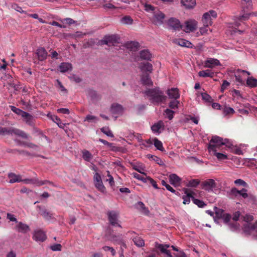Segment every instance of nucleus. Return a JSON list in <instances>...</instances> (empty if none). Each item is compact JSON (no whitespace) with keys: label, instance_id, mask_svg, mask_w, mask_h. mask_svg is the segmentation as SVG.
I'll list each match as a JSON object with an SVG mask.
<instances>
[{"label":"nucleus","instance_id":"obj_1","mask_svg":"<svg viewBox=\"0 0 257 257\" xmlns=\"http://www.w3.org/2000/svg\"><path fill=\"white\" fill-rule=\"evenodd\" d=\"M145 93L149 97L151 102L154 104L164 103L167 99V96L159 87L147 89Z\"/></svg>","mask_w":257,"mask_h":257},{"label":"nucleus","instance_id":"obj_2","mask_svg":"<svg viewBox=\"0 0 257 257\" xmlns=\"http://www.w3.org/2000/svg\"><path fill=\"white\" fill-rule=\"evenodd\" d=\"M15 135L16 136L21 137L24 139H28L29 135L25 132L14 127H0V135Z\"/></svg>","mask_w":257,"mask_h":257},{"label":"nucleus","instance_id":"obj_3","mask_svg":"<svg viewBox=\"0 0 257 257\" xmlns=\"http://www.w3.org/2000/svg\"><path fill=\"white\" fill-rule=\"evenodd\" d=\"M226 140L224 141L222 138L218 136L212 137L208 145L209 151L216 152L222 146L226 145Z\"/></svg>","mask_w":257,"mask_h":257},{"label":"nucleus","instance_id":"obj_4","mask_svg":"<svg viewBox=\"0 0 257 257\" xmlns=\"http://www.w3.org/2000/svg\"><path fill=\"white\" fill-rule=\"evenodd\" d=\"M217 17V13L215 11L210 10L203 15L202 21L203 26L205 27H207L212 24V18H215Z\"/></svg>","mask_w":257,"mask_h":257},{"label":"nucleus","instance_id":"obj_5","mask_svg":"<svg viewBox=\"0 0 257 257\" xmlns=\"http://www.w3.org/2000/svg\"><path fill=\"white\" fill-rule=\"evenodd\" d=\"M118 37L115 35L105 36L104 38L101 40V43L110 46L111 45H114L115 44L118 43Z\"/></svg>","mask_w":257,"mask_h":257},{"label":"nucleus","instance_id":"obj_6","mask_svg":"<svg viewBox=\"0 0 257 257\" xmlns=\"http://www.w3.org/2000/svg\"><path fill=\"white\" fill-rule=\"evenodd\" d=\"M216 186V183L212 179H207L203 181L201 184V188L208 192L212 191L213 189L215 188Z\"/></svg>","mask_w":257,"mask_h":257},{"label":"nucleus","instance_id":"obj_7","mask_svg":"<svg viewBox=\"0 0 257 257\" xmlns=\"http://www.w3.org/2000/svg\"><path fill=\"white\" fill-rule=\"evenodd\" d=\"M108 218L110 223L113 226H117L121 227L118 223V213L115 211H109L107 212Z\"/></svg>","mask_w":257,"mask_h":257},{"label":"nucleus","instance_id":"obj_8","mask_svg":"<svg viewBox=\"0 0 257 257\" xmlns=\"http://www.w3.org/2000/svg\"><path fill=\"white\" fill-rule=\"evenodd\" d=\"M127 234L131 236L135 244L137 246L142 247L145 245L144 240L141 237L137 235L135 232L128 231Z\"/></svg>","mask_w":257,"mask_h":257},{"label":"nucleus","instance_id":"obj_9","mask_svg":"<svg viewBox=\"0 0 257 257\" xmlns=\"http://www.w3.org/2000/svg\"><path fill=\"white\" fill-rule=\"evenodd\" d=\"M197 22L195 20H189L185 23V26L183 30L186 33H189L194 31L197 27Z\"/></svg>","mask_w":257,"mask_h":257},{"label":"nucleus","instance_id":"obj_10","mask_svg":"<svg viewBox=\"0 0 257 257\" xmlns=\"http://www.w3.org/2000/svg\"><path fill=\"white\" fill-rule=\"evenodd\" d=\"M110 110L113 115H121L123 112V108L119 104L114 103L111 105Z\"/></svg>","mask_w":257,"mask_h":257},{"label":"nucleus","instance_id":"obj_11","mask_svg":"<svg viewBox=\"0 0 257 257\" xmlns=\"http://www.w3.org/2000/svg\"><path fill=\"white\" fill-rule=\"evenodd\" d=\"M249 16H257V12H253L252 13H246L244 14L241 16H239L238 17H236V19L234 21V25L236 27H238L240 25V22H242L243 21L247 20Z\"/></svg>","mask_w":257,"mask_h":257},{"label":"nucleus","instance_id":"obj_12","mask_svg":"<svg viewBox=\"0 0 257 257\" xmlns=\"http://www.w3.org/2000/svg\"><path fill=\"white\" fill-rule=\"evenodd\" d=\"M15 229L18 232L26 233L30 230L29 225L22 222H18L15 226Z\"/></svg>","mask_w":257,"mask_h":257},{"label":"nucleus","instance_id":"obj_13","mask_svg":"<svg viewBox=\"0 0 257 257\" xmlns=\"http://www.w3.org/2000/svg\"><path fill=\"white\" fill-rule=\"evenodd\" d=\"M33 238L37 241L43 242L46 240V235L42 230H37L34 231Z\"/></svg>","mask_w":257,"mask_h":257},{"label":"nucleus","instance_id":"obj_14","mask_svg":"<svg viewBox=\"0 0 257 257\" xmlns=\"http://www.w3.org/2000/svg\"><path fill=\"white\" fill-rule=\"evenodd\" d=\"M219 61L217 59L208 58L204 62V67L212 68L216 66L220 65Z\"/></svg>","mask_w":257,"mask_h":257},{"label":"nucleus","instance_id":"obj_15","mask_svg":"<svg viewBox=\"0 0 257 257\" xmlns=\"http://www.w3.org/2000/svg\"><path fill=\"white\" fill-rule=\"evenodd\" d=\"M141 82L144 85L151 86L153 83L151 79L149 74L148 73H143L141 75Z\"/></svg>","mask_w":257,"mask_h":257},{"label":"nucleus","instance_id":"obj_16","mask_svg":"<svg viewBox=\"0 0 257 257\" xmlns=\"http://www.w3.org/2000/svg\"><path fill=\"white\" fill-rule=\"evenodd\" d=\"M168 24L174 30H180V29L182 28L179 21L174 18H171L168 20Z\"/></svg>","mask_w":257,"mask_h":257},{"label":"nucleus","instance_id":"obj_17","mask_svg":"<svg viewBox=\"0 0 257 257\" xmlns=\"http://www.w3.org/2000/svg\"><path fill=\"white\" fill-rule=\"evenodd\" d=\"M167 94L170 98L177 99L180 97L179 90L175 88L168 89L167 91Z\"/></svg>","mask_w":257,"mask_h":257},{"label":"nucleus","instance_id":"obj_18","mask_svg":"<svg viewBox=\"0 0 257 257\" xmlns=\"http://www.w3.org/2000/svg\"><path fill=\"white\" fill-rule=\"evenodd\" d=\"M140 68L143 73L149 72L151 73L153 71V65L149 62L141 63L140 65Z\"/></svg>","mask_w":257,"mask_h":257},{"label":"nucleus","instance_id":"obj_19","mask_svg":"<svg viewBox=\"0 0 257 257\" xmlns=\"http://www.w3.org/2000/svg\"><path fill=\"white\" fill-rule=\"evenodd\" d=\"M36 54L40 61H43L47 58V52L44 48H39L37 50Z\"/></svg>","mask_w":257,"mask_h":257},{"label":"nucleus","instance_id":"obj_20","mask_svg":"<svg viewBox=\"0 0 257 257\" xmlns=\"http://www.w3.org/2000/svg\"><path fill=\"white\" fill-rule=\"evenodd\" d=\"M248 103L245 105L241 104V103H236L235 108L237 109V111L242 114L247 115L248 114V110L246 109L247 105H248Z\"/></svg>","mask_w":257,"mask_h":257},{"label":"nucleus","instance_id":"obj_21","mask_svg":"<svg viewBox=\"0 0 257 257\" xmlns=\"http://www.w3.org/2000/svg\"><path fill=\"white\" fill-rule=\"evenodd\" d=\"M181 4L186 9H191L193 8L196 5L195 0H181Z\"/></svg>","mask_w":257,"mask_h":257},{"label":"nucleus","instance_id":"obj_22","mask_svg":"<svg viewBox=\"0 0 257 257\" xmlns=\"http://www.w3.org/2000/svg\"><path fill=\"white\" fill-rule=\"evenodd\" d=\"M8 177L10 179L9 182L11 183L20 182L22 181V179L20 175H17L13 173H9Z\"/></svg>","mask_w":257,"mask_h":257},{"label":"nucleus","instance_id":"obj_23","mask_svg":"<svg viewBox=\"0 0 257 257\" xmlns=\"http://www.w3.org/2000/svg\"><path fill=\"white\" fill-rule=\"evenodd\" d=\"M140 56L142 59L151 61L152 54L148 50H143L140 52Z\"/></svg>","mask_w":257,"mask_h":257},{"label":"nucleus","instance_id":"obj_24","mask_svg":"<svg viewBox=\"0 0 257 257\" xmlns=\"http://www.w3.org/2000/svg\"><path fill=\"white\" fill-rule=\"evenodd\" d=\"M164 123L163 121L160 120L157 123H155L151 127L152 131L154 133H160L159 131L160 129H164Z\"/></svg>","mask_w":257,"mask_h":257},{"label":"nucleus","instance_id":"obj_25","mask_svg":"<svg viewBox=\"0 0 257 257\" xmlns=\"http://www.w3.org/2000/svg\"><path fill=\"white\" fill-rule=\"evenodd\" d=\"M198 75L202 77H209L212 78L215 76L214 73L210 69L202 70L198 72Z\"/></svg>","mask_w":257,"mask_h":257},{"label":"nucleus","instance_id":"obj_26","mask_svg":"<svg viewBox=\"0 0 257 257\" xmlns=\"http://www.w3.org/2000/svg\"><path fill=\"white\" fill-rule=\"evenodd\" d=\"M169 178L170 183L173 185H178L180 183V178L175 174H171Z\"/></svg>","mask_w":257,"mask_h":257},{"label":"nucleus","instance_id":"obj_27","mask_svg":"<svg viewBox=\"0 0 257 257\" xmlns=\"http://www.w3.org/2000/svg\"><path fill=\"white\" fill-rule=\"evenodd\" d=\"M155 23L156 25L162 24L165 18V15L161 12H158L154 14Z\"/></svg>","mask_w":257,"mask_h":257},{"label":"nucleus","instance_id":"obj_28","mask_svg":"<svg viewBox=\"0 0 257 257\" xmlns=\"http://www.w3.org/2000/svg\"><path fill=\"white\" fill-rule=\"evenodd\" d=\"M169 246V245L168 244H159L158 246V248L162 253L166 254L167 257H172L170 251L167 249Z\"/></svg>","mask_w":257,"mask_h":257},{"label":"nucleus","instance_id":"obj_29","mask_svg":"<svg viewBox=\"0 0 257 257\" xmlns=\"http://www.w3.org/2000/svg\"><path fill=\"white\" fill-rule=\"evenodd\" d=\"M59 68L61 72L64 73L71 70L72 66L71 63L63 62L60 64Z\"/></svg>","mask_w":257,"mask_h":257},{"label":"nucleus","instance_id":"obj_30","mask_svg":"<svg viewBox=\"0 0 257 257\" xmlns=\"http://www.w3.org/2000/svg\"><path fill=\"white\" fill-rule=\"evenodd\" d=\"M177 43L180 46L187 48H192V44L186 40L183 39H179L177 41Z\"/></svg>","mask_w":257,"mask_h":257},{"label":"nucleus","instance_id":"obj_31","mask_svg":"<svg viewBox=\"0 0 257 257\" xmlns=\"http://www.w3.org/2000/svg\"><path fill=\"white\" fill-rule=\"evenodd\" d=\"M185 193L186 194V196L183 197V203L184 204H188L190 202V198H192V200L194 196L192 195V192H189L187 189L185 190Z\"/></svg>","mask_w":257,"mask_h":257},{"label":"nucleus","instance_id":"obj_32","mask_svg":"<svg viewBox=\"0 0 257 257\" xmlns=\"http://www.w3.org/2000/svg\"><path fill=\"white\" fill-rule=\"evenodd\" d=\"M246 84L250 87H255L257 86V79L252 77H248L246 80Z\"/></svg>","mask_w":257,"mask_h":257},{"label":"nucleus","instance_id":"obj_33","mask_svg":"<svg viewBox=\"0 0 257 257\" xmlns=\"http://www.w3.org/2000/svg\"><path fill=\"white\" fill-rule=\"evenodd\" d=\"M82 158L85 161L90 162L92 159V155L89 151L84 150L82 152Z\"/></svg>","mask_w":257,"mask_h":257},{"label":"nucleus","instance_id":"obj_34","mask_svg":"<svg viewBox=\"0 0 257 257\" xmlns=\"http://www.w3.org/2000/svg\"><path fill=\"white\" fill-rule=\"evenodd\" d=\"M24 114V115L23 116V117H24L25 119V121H26V123L30 125H32L33 124V116L27 112H26Z\"/></svg>","mask_w":257,"mask_h":257},{"label":"nucleus","instance_id":"obj_35","mask_svg":"<svg viewBox=\"0 0 257 257\" xmlns=\"http://www.w3.org/2000/svg\"><path fill=\"white\" fill-rule=\"evenodd\" d=\"M214 211L215 213V216L214 218L216 219H220L223 216L224 214V211L222 209L218 208L217 207L214 208Z\"/></svg>","mask_w":257,"mask_h":257},{"label":"nucleus","instance_id":"obj_36","mask_svg":"<svg viewBox=\"0 0 257 257\" xmlns=\"http://www.w3.org/2000/svg\"><path fill=\"white\" fill-rule=\"evenodd\" d=\"M154 145L155 147L159 150L163 152L165 149L163 146V144L157 138H155L154 140Z\"/></svg>","mask_w":257,"mask_h":257},{"label":"nucleus","instance_id":"obj_37","mask_svg":"<svg viewBox=\"0 0 257 257\" xmlns=\"http://www.w3.org/2000/svg\"><path fill=\"white\" fill-rule=\"evenodd\" d=\"M137 207L142 211H143L145 214H148L149 213V210L146 207L145 204L142 202H138L137 204Z\"/></svg>","mask_w":257,"mask_h":257},{"label":"nucleus","instance_id":"obj_38","mask_svg":"<svg viewBox=\"0 0 257 257\" xmlns=\"http://www.w3.org/2000/svg\"><path fill=\"white\" fill-rule=\"evenodd\" d=\"M11 109L12 111L15 112L18 115H21L22 117L24 115V113L26 112L20 109V108H18L14 106L11 105L10 106Z\"/></svg>","mask_w":257,"mask_h":257},{"label":"nucleus","instance_id":"obj_39","mask_svg":"<svg viewBox=\"0 0 257 257\" xmlns=\"http://www.w3.org/2000/svg\"><path fill=\"white\" fill-rule=\"evenodd\" d=\"M199 183L200 181L198 179H192L188 182L187 186L188 187H196Z\"/></svg>","mask_w":257,"mask_h":257},{"label":"nucleus","instance_id":"obj_40","mask_svg":"<svg viewBox=\"0 0 257 257\" xmlns=\"http://www.w3.org/2000/svg\"><path fill=\"white\" fill-rule=\"evenodd\" d=\"M22 182H24V183L27 184H36L38 186V179L37 178L22 179Z\"/></svg>","mask_w":257,"mask_h":257},{"label":"nucleus","instance_id":"obj_41","mask_svg":"<svg viewBox=\"0 0 257 257\" xmlns=\"http://www.w3.org/2000/svg\"><path fill=\"white\" fill-rule=\"evenodd\" d=\"M149 158L151 159L160 166H162L164 165L163 161L160 158L156 156L149 155Z\"/></svg>","mask_w":257,"mask_h":257},{"label":"nucleus","instance_id":"obj_42","mask_svg":"<svg viewBox=\"0 0 257 257\" xmlns=\"http://www.w3.org/2000/svg\"><path fill=\"white\" fill-rule=\"evenodd\" d=\"M133 20L130 16H124L121 19V22L123 24H132Z\"/></svg>","mask_w":257,"mask_h":257},{"label":"nucleus","instance_id":"obj_43","mask_svg":"<svg viewBox=\"0 0 257 257\" xmlns=\"http://www.w3.org/2000/svg\"><path fill=\"white\" fill-rule=\"evenodd\" d=\"M234 110L230 107L225 106L223 109V114L225 115H229V114H233L234 113Z\"/></svg>","mask_w":257,"mask_h":257},{"label":"nucleus","instance_id":"obj_44","mask_svg":"<svg viewBox=\"0 0 257 257\" xmlns=\"http://www.w3.org/2000/svg\"><path fill=\"white\" fill-rule=\"evenodd\" d=\"M192 201L193 203L197 205L199 207L202 208L206 205L205 203L203 201L198 199H196L194 197H193Z\"/></svg>","mask_w":257,"mask_h":257},{"label":"nucleus","instance_id":"obj_45","mask_svg":"<svg viewBox=\"0 0 257 257\" xmlns=\"http://www.w3.org/2000/svg\"><path fill=\"white\" fill-rule=\"evenodd\" d=\"M214 152V155L216 157L217 159L219 161L220 160H224L227 158V156L225 154L220 153H217L216 152Z\"/></svg>","mask_w":257,"mask_h":257},{"label":"nucleus","instance_id":"obj_46","mask_svg":"<svg viewBox=\"0 0 257 257\" xmlns=\"http://www.w3.org/2000/svg\"><path fill=\"white\" fill-rule=\"evenodd\" d=\"M101 132L106 135V136L110 137H113L114 136L112 133L111 131L109 129L108 127H102L101 129Z\"/></svg>","mask_w":257,"mask_h":257},{"label":"nucleus","instance_id":"obj_47","mask_svg":"<svg viewBox=\"0 0 257 257\" xmlns=\"http://www.w3.org/2000/svg\"><path fill=\"white\" fill-rule=\"evenodd\" d=\"M179 104V101L177 100V99H175L172 100L170 102L169 104V106L171 109H176L178 107V104Z\"/></svg>","mask_w":257,"mask_h":257},{"label":"nucleus","instance_id":"obj_48","mask_svg":"<svg viewBox=\"0 0 257 257\" xmlns=\"http://www.w3.org/2000/svg\"><path fill=\"white\" fill-rule=\"evenodd\" d=\"M165 113L166 117H168L169 120H171L173 118L174 111L167 108L165 110Z\"/></svg>","mask_w":257,"mask_h":257},{"label":"nucleus","instance_id":"obj_49","mask_svg":"<svg viewBox=\"0 0 257 257\" xmlns=\"http://www.w3.org/2000/svg\"><path fill=\"white\" fill-rule=\"evenodd\" d=\"M95 187L98 189V190L101 192L104 193L105 191V187L102 184V182H96L95 183Z\"/></svg>","mask_w":257,"mask_h":257},{"label":"nucleus","instance_id":"obj_50","mask_svg":"<svg viewBox=\"0 0 257 257\" xmlns=\"http://www.w3.org/2000/svg\"><path fill=\"white\" fill-rule=\"evenodd\" d=\"M202 98L203 100L206 102H211L212 101V97L206 93H203L201 94Z\"/></svg>","mask_w":257,"mask_h":257},{"label":"nucleus","instance_id":"obj_51","mask_svg":"<svg viewBox=\"0 0 257 257\" xmlns=\"http://www.w3.org/2000/svg\"><path fill=\"white\" fill-rule=\"evenodd\" d=\"M111 0L109 1V3L103 5V8L105 10H112L115 9L116 7L111 3Z\"/></svg>","mask_w":257,"mask_h":257},{"label":"nucleus","instance_id":"obj_52","mask_svg":"<svg viewBox=\"0 0 257 257\" xmlns=\"http://www.w3.org/2000/svg\"><path fill=\"white\" fill-rule=\"evenodd\" d=\"M241 218H242L243 221H244L246 222H249L253 220V217L251 215L246 214L244 216H241Z\"/></svg>","mask_w":257,"mask_h":257},{"label":"nucleus","instance_id":"obj_53","mask_svg":"<svg viewBox=\"0 0 257 257\" xmlns=\"http://www.w3.org/2000/svg\"><path fill=\"white\" fill-rule=\"evenodd\" d=\"M162 185L165 186L166 188L169 191L175 193V190L169 184H168L164 180L161 181Z\"/></svg>","mask_w":257,"mask_h":257},{"label":"nucleus","instance_id":"obj_54","mask_svg":"<svg viewBox=\"0 0 257 257\" xmlns=\"http://www.w3.org/2000/svg\"><path fill=\"white\" fill-rule=\"evenodd\" d=\"M108 179H106L107 181H108L109 185L112 186L114 185V181L113 177L110 174L108 171H107Z\"/></svg>","mask_w":257,"mask_h":257},{"label":"nucleus","instance_id":"obj_55","mask_svg":"<svg viewBox=\"0 0 257 257\" xmlns=\"http://www.w3.org/2000/svg\"><path fill=\"white\" fill-rule=\"evenodd\" d=\"M46 184H49V185H50L52 186H54V184L52 182L49 181L47 180H44V181H39L38 180V186H42L43 185H46Z\"/></svg>","mask_w":257,"mask_h":257},{"label":"nucleus","instance_id":"obj_56","mask_svg":"<svg viewBox=\"0 0 257 257\" xmlns=\"http://www.w3.org/2000/svg\"><path fill=\"white\" fill-rule=\"evenodd\" d=\"M102 248L105 251H110L111 254L113 256H114L115 254V253H116L115 250H114V249L113 247L108 246H104L102 247Z\"/></svg>","mask_w":257,"mask_h":257},{"label":"nucleus","instance_id":"obj_57","mask_svg":"<svg viewBox=\"0 0 257 257\" xmlns=\"http://www.w3.org/2000/svg\"><path fill=\"white\" fill-rule=\"evenodd\" d=\"M246 192L247 190L245 188H242L241 190H239V193L238 195L242 196L243 198H246L248 197V194Z\"/></svg>","mask_w":257,"mask_h":257},{"label":"nucleus","instance_id":"obj_58","mask_svg":"<svg viewBox=\"0 0 257 257\" xmlns=\"http://www.w3.org/2000/svg\"><path fill=\"white\" fill-rule=\"evenodd\" d=\"M50 248L53 251H60L61 250L62 245L60 244H55L51 246Z\"/></svg>","mask_w":257,"mask_h":257},{"label":"nucleus","instance_id":"obj_59","mask_svg":"<svg viewBox=\"0 0 257 257\" xmlns=\"http://www.w3.org/2000/svg\"><path fill=\"white\" fill-rule=\"evenodd\" d=\"M147 179L149 181V182L150 183V184H152V185L155 188V189H158V185H157V182L154 180L152 178H151L150 177H148L147 178Z\"/></svg>","mask_w":257,"mask_h":257},{"label":"nucleus","instance_id":"obj_60","mask_svg":"<svg viewBox=\"0 0 257 257\" xmlns=\"http://www.w3.org/2000/svg\"><path fill=\"white\" fill-rule=\"evenodd\" d=\"M111 146H107L109 148H110V150L113 152H119L120 150V148L117 146H114V144L111 143Z\"/></svg>","mask_w":257,"mask_h":257},{"label":"nucleus","instance_id":"obj_61","mask_svg":"<svg viewBox=\"0 0 257 257\" xmlns=\"http://www.w3.org/2000/svg\"><path fill=\"white\" fill-rule=\"evenodd\" d=\"M70 78L71 81H73L75 82L76 83H79L82 80L79 77H78L75 75H73V76H71L70 77Z\"/></svg>","mask_w":257,"mask_h":257},{"label":"nucleus","instance_id":"obj_62","mask_svg":"<svg viewBox=\"0 0 257 257\" xmlns=\"http://www.w3.org/2000/svg\"><path fill=\"white\" fill-rule=\"evenodd\" d=\"M230 83L226 80H223L221 85V91L223 92L224 90L229 85Z\"/></svg>","mask_w":257,"mask_h":257},{"label":"nucleus","instance_id":"obj_63","mask_svg":"<svg viewBox=\"0 0 257 257\" xmlns=\"http://www.w3.org/2000/svg\"><path fill=\"white\" fill-rule=\"evenodd\" d=\"M145 8V10L147 12L154 11L155 10V8L150 4H145L144 5Z\"/></svg>","mask_w":257,"mask_h":257},{"label":"nucleus","instance_id":"obj_64","mask_svg":"<svg viewBox=\"0 0 257 257\" xmlns=\"http://www.w3.org/2000/svg\"><path fill=\"white\" fill-rule=\"evenodd\" d=\"M234 183L236 185H241L244 187L246 185V183L243 180L240 179L235 180Z\"/></svg>","mask_w":257,"mask_h":257}]
</instances>
